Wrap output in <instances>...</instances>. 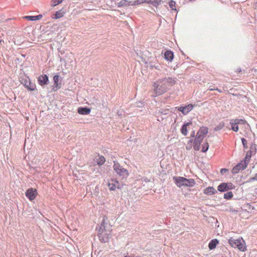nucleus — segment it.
Listing matches in <instances>:
<instances>
[{
  "label": "nucleus",
  "mask_w": 257,
  "mask_h": 257,
  "mask_svg": "<svg viewBox=\"0 0 257 257\" xmlns=\"http://www.w3.org/2000/svg\"><path fill=\"white\" fill-rule=\"evenodd\" d=\"M174 183L179 188L182 186L193 187L195 184V181L193 179H187L180 176H174L173 177Z\"/></svg>",
  "instance_id": "1"
},
{
  "label": "nucleus",
  "mask_w": 257,
  "mask_h": 257,
  "mask_svg": "<svg viewBox=\"0 0 257 257\" xmlns=\"http://www.w3.org/2000/svg\"><path fill=\"white\" fill-rule=\"evenodd\" d=\"M229 244L234 248H237L239 251L244 252L246 250V243L242 237L237 239L231 237L228 240Z\"/></svg>",
  "instance_id": "2"
},
{
  "label": "nucleus",
  "mask_w": 257,
  "mask_h": 257,
  "mask_svg": "<svg viewBox=\"0 0 257 257\" xmlns=\"http://www.w3.org/2000/svg\"><path fill=\"white\" fill-rule=\"evenodd\" d=\"M164 79H160L157 82L154 83V91L156 95H160L165 93L170 88L164 82Z\"/></svg>",
  "instance_id": "3"
},
{
  "label": "nucleus",
  "mask_w": 257,
  "mask_h": 257,
  "mask_svg": "<svg viewBox=\"0 0 257 257\" xmlns=\"http://www.w3.org/2000/svg\"><path fill=\"white\" fill-rule=\"evenodd\" d=\"M19 79L21 83L28 91L37 90L35 83L33 82L28 76L26 75L24 76H20Z\"/></svg>",
  "instance_id": "4"
},
{
  "label": "nucleus",
  "mask_w": 257,
  "mask_h": 257,
  "mask_svg": "<svg viewBox=\"0 0 257 257\" xmlns=\"http://www.w3.org/2000/svg\"><path fill=\"white\" fill-rule=\"evenodd\" d=\"M113 169L116 174L122 179H126L129 176V173L127 169L123 168L118 162L113 161Z\"/></svg>",
  "instance_id": "5"
},
{
  "label": "nucleus",
  "mask_w": 257,
  "mask_h": 257,
  "mask_svg": "<svg viewBox=\"0 0 257 257\" xmlns=\"http://www.w3.org/2000/svg\"><path fill=\"white\" fill-rule=\"evenodd\" d=\"M62 78L59 75V73L53 76L54 84L52 86V92H56L61 88V81Z\"/></svg>",
  "instance_id": "6"
},
{
  "label": "nucleus",
  "mask_w": 257,
  "mask_h": 257,
  "mask_svg": "<svg viewBox=\"0 0 257 257\" xmlns=\"http://www.w3.org/2000/svg\"><path fill=\"white\" fill-rule=\"evenodd\" d=\"M235 188L234 185L231 182H223L217 187V190L220 192H224Z\"/></svg>",
  "instance_id": "7"
},
{
  "label": "nucleus",
  "mask_w": 257,
  "mask_h": 257,
  "mask_svg": "<svg viewBox=\"0 0 257 257\" xmlns=\"http://www.w3.org/2000/svg\"><path fill=\"white\" fill-rule=\"evenodd\" d=\"M194 106L195 105L189 104L187 105L176 107L175 109L181 112L183 115H186L193 109Z\"/></svg>",
  "instance_id": "8"
},
{
  "label": "nucleus",
  "mask_w": 257,
  "mask_h": 257,
  "mask_svg": "<svg viewBox=\"0 0 257 257\" xmlns=\"http://www.w3.org/2000/svg\"><path fill=\"white\" fill-rule=\"evenodd\" d=\"M38 192L37 189L33 188H30L25 192V195L30 201L34 200Z\"/></svg>",
  "instance_id": "9"
},
{
  "label": "nucleus",
  "mask_w": 257,
  "mask_h": 257,
  "mask_svg": "<svg viewBox=\"0 0 257 257\" xmlns=\"http://www.w3.org/2000/svg\"><path fill=\"white\" fill-rule=\"evenodd\" d=\"M38 84L44 87L49 83V77L46 74L40 75L37 78Z\"/></svg>",
  "instance_id": "10"
},
{
  "label": "nucleus",
  "mask_w": 257,
  "mask_h": 257,
  "mask_svg": "<svg viewBox=\"0 0 257 257\" xmlns=\"http://www.w3.org/2000/svg\"><path fill=\"white\" fill-rule=\"evenodd\" d=\"M247 167L246 164L242 161L237 164L231 170V173L233 174L238 173L240 171L244 170Z\"/></svg>",
  "instance_id": "11"
},
{
  "label": "nucleus",
  "mask_w": 257,
  "mask_h": 257,
  "mask_svg": "<svg viewBox=\"0 0 257 257\" xmlns=\"http://www.w3.org/2000/svg\"><path fill=\"white\" fill-rule=\"evenodd\" d=\"M98 236L99 240L102 243H106L109 241L110 234L108 233H104V231H98Z\"/></svg>",
  "instance_id": "12"
},
{
  "label": "nucleus",
  "mask_w": 257,
  "mask_h": 257,
  "mask_svg": "<svg viewBox=\"0 0 257 257\" xmlns=\"http://www.w3.org/2000/svg\"><path fill=\"white\" fill-rule=\"evenodd\" d=\"M192 124V121L190 120L188 122H184L183 125H182L180 132L181 134L184 136H186L188 134V129L187 127L190 126Z\"/></svg>",
  "instance_id": "13"
},
{
  "label": "nucleus",
  "mask_w": 257,
  "mask_h": 257,
  "mask_svg": "<svg viewBox=\"0 0 257 257\" xmlns=\"http://www.w3.org/2000/svg\"><path fill=\"white\" fill-rule=\"evenodd\" d=\"M91 108L87 106H81L77 108V112L82 115L89 114L91 112Z\"/></svg>",
  "instance_id": "14"
},
{
  "label": "nucleus",
  "mask_w": 257,
  "mask_h": 257,
  "mask_svg": "<svg viewBox=\"0 0 257 257\" xmlns=\"http://www.w3.org/2000/svg\"><path fill=\"white\" fill-rule=\"evenodd\" d=\"M65 14V12L64 11V9L62 8L61 10L56 11L54 14H52L51 18L53 19H58L63 17Z\"/></svg>",
  "instance_id": "15"
},
{
  "label": "nucleus",
  "mask_w": 257,
  "mask_h": 257,
  "mask_svg": "<svg viewBox=\"0 0 257 257\" xmlns=\"http://www.w3.org/2000/svg\"><path fill=\"white\" fill-rule=\"evenodd\" d=\"M164 59L169 62H171L174 58V53L170 50H167L164 54Z\"/></svg>",
  "instance_id": "16"
},
{
  "label": "nucleus",
  "mask_w": 257,
  "mask_h": 257,
  "mask_svg": "<svg viewBox=\"0 0 257 257\" xmlns=\"http://www.w3.org/2000/svg\"><path fill=\"white\" fill-rule=\"evenodd\" d=\"M165 81L164 82H166V85L170 88L172 86L174 85L176 81L175 78H173L172 77H165L164 78Z\"/></svg>",
  "instance_id": "17"
},
{
  "label": "nucleus",
  "mask_w": 257,
  "mask_h": 257,
  "mask_svg": "<svg viewBox=\"0 0 257 257\" xmlns=\"http://www.w3.org/2000/svg\"><path fill=\"white\" fill-rule=\"evenodd\" d=\"M208 133V128L206 126H202L200 127L196 135H199L202 137H205V136Z\"/></svg>",
  "instance_id": "18"
},
{
  "label": "nucleus",
  "mask_w": 257,
  "mask_h": 257,
  "mask_svg": "<svg viewBox=\"0 0 257 257\" xmlns=\"http://www.w3.org/2000/svg\"><path fill=\"white\" fill-rule=\"evenodd\" d=\"M217 191L213 187L209 186L203 190V193L208 195H212L217 193Z\"/></svg>",
  "instance_id": "19"
},
{
  "label": "nucleus",
  "mask_w": 257,
  "mask_h": 257,
  "mask_svg": "<svg viewBox=\"0 0 257 257\" xmlns=\"http://www.w3.org/2000/svg\"><path fill=\"white\" fill-rule=\"evenodd\" d=\"M43 17V15L41 14L37 16H26L24 17V19L31 21H36L39 20Z\"/></svg>",
  "instance_id": "20"
},
{
  "label": "nucleus",
  "mask_w": 257,
  "mask_h": 257,
  "mask_svg": "<svg viewBox=\"0 0 257 257\" xmlns=\"http://www.w3.org/2000/svg\"><path fill=\"white\" fill-rule=\"evenodd\" d=\"M219 240L216 238L211 239L208 244L209 249L210 250H213L215 249L217 244H219Z\"/></svg>",
  "instance_id": "21"
},
{
  "label": "nucleus",
  "mask_w": 257,
  "mask_h": 257,
  "mask_svg": "<svg viewBox=\"0 0 257 257\" xmlns=\"http://www.w3.org/2000/svg\"><path fill=\"white\" fill-rule=\"evenodd\" d=\"M144 2L146 4L152 5V6L157 8L162 2L161 0H144Z\"/></svg>",
  "instance_id": "22"
},
{
  "label": "nucleus",
  "mask_w": 257,
  "mask_h": 257,
  "mask_svg": "<svg viewBox=\"0 0 257 257\" xmlns=\"http://www.w3.org/2000/svg\"><path fill=\"white\" fill-rule=\"evenodd\" d=\"M107 220V217L106 216H104L103 217V219L102 220V221L101 222L100 226L99 227V228L98 229L99 231H105L106 230V227H105V221Z\"/></svg>",
  "instance_id": "23"
},
{
  "label": "nucleus",
  "mask_w": 257,
  "mask_h": 257,
  "mask_svg": "<svg viewBox=\"0 0 257 257\" xmlns=\"http://www.w3.org/2000/svg\"><path fill=\"white\" fill-rule=\"evenodd\" d=\"M98 158L96 159V162L98 166H101L104 164L105 162V159L103 156L100 155L99 154H98Z\"/></svg>",
  "instance_id": "24"
},
{
  "label": "nucleus",
  "mask_w": 257,
  "mask_h": 257,
  "mask_svg": "<svg viewBox=\"0 0 257 257\" xmlns=\"http://www.w3.org/2000/svg\"><path fill=\"white\" fill-rule=\"evenodd\" d=\"M230 124L231 125V129L235 132H237L239 130L238 125L235 122V121L232 119L230 120Z\"/></svg>",
  "instance_id": "25"
},
{
  "label": "nucleus",
  "mask_w": 257,
  "mask_h": 257,
  "mask_svg": "<svg viewBox=\"0 0 257 257\" xmlns=\"http://www.w3.org/2000/svg\"><path fill=\"white\" fill-rule=\"evenodd\" d=\"M204 139V137H202L196 135L195 138L194 139L193 144L201 145Z\"/></svg>",
  "instance_id": "26"
},
{
  "label": "nucleus",
  "mask_w": 257,
  "mask_h": 257,
  "mask_svg": "<svg viewBox=\"0 0 257 257\" xmlns=\"http://www.w3.org/2000/svg\"><path fill=\"white\" fill-rule=\"evenodd\" d=\"M249 148V150L252 152V153L255 155L257 151V145L255 143V142L251 143Z\"/></svg>",
  "instance_id": "27"
},
{
  "label": "nucleus",
  "mask_w": 257,
  "mask_h": 257,
  "mask_svg": "<svg viewBox=\"0 0 257 257\" xmlns=\"http://www.w3.org/2000/svg\"><path fill=\"white\" fill-rule=\"evenodd\" d=\"M209 144L207 141L204 142L202 145L201 152L202 153H206L208 151V150L209 149Z\"/></svg>",
  "instance_id": "28"
},
{
  "label": "nucleus",
  "mask_w": 257,
  "mask_h": 257,
  "mask_svg": "<svg viewBox=\"0 0 257 257\" xmlns=\"http://www.w3.org/2000/svg\"><path fill=\"white\" fill-rule=\"evenodd\" d=\"M233 196V193L231 191H227L226 193L224 194L223 197L226 200L231 199Z\"/></svg>",
  "instance_id": "29"
},
{
  "label": "nucleus",
  "mask_w": 257,
  "mask_h": 257,
  "mask_svg": "<svg viewBox=\"0 0 257 257\" xmlns=\"http://www.w3.org/2000/svg\"><path fill=\"white\" fill-rule=\"evenodd\" d=\"M225 126V123L223 121H221L219 123L218 125H217L214 128V131H218L221 129H222Z\"/></svg>",
  "instance_id": "30"
},
{
  "label": "nucleus",
  "mask_w": 257,
  "mask_h": 257,
  "mask_svg": "<svg viewBox=\"0 0 257 257\" xmlns=\"http://www.w3.org/2000/svg\"><path fill=\"white\" fill-rule=\"evenodd\" d=\"M127 0H122L118 3L117 7L118 8H121L123 7H127Z\"/></svg>",
  "instance_id": "31"
},
{
  "label": "nucleus",
  "mask_w": 257,
  "mask_h": 257,
  "mask_svg": "<svg viewBox=\"0 0 257 257\" xmlns=\"http://www.w3.org/2000/svg\"><path fill=\"white\" fill-rule=\"evenodd\" d=\"M63 1L64 0H51V6L52 7H54L62 3Z\"/></svg>",
  "instance_id": "32"
},
{
  "label": "nucleus",
  "mask_w": 257,
  "mask_h": 257,
  "mask_svg": "<svg viewBox=\"0 0 257 257\" xmlns=\"http://www.w3.org/2000/svg\"><path fill=\"white\" fill-rule=\"evenodd\" d=\"M170 8L173 11H176V2L173 0H170L169 2Z\"/></svg>",
  "instance_id": "33"
},
{
  "label": "nucleus",
  "mask_w": 257,
  "mask_h": 257,
  "mask_svg": "<svg viewBox=\"0 0 257 257\" xmlns=\"http://www.w3.org/2000/svg\"><path fill=\"white\" fill-rule=\"evenodd\" d=\"M110 191H114L116 188V185L113 182H108L107 184Z\"/></svg>",
  "instance_id": "34"
},
{
  "label": "nucleus",
  "mask_w": 257,
  "mask_h": 257,
  "mask_svg": "<svg viewBox=\"0 0 257 257\" xmlns=\"http://www.w3.org/2000/svg\"><path fill=\"white\" fill-rule=\"evenodd\" d=\"M251 158V157L250 156H249V155L246 154L244 159L242 160H241V161H242V162L243 163H246V166H247V165L250 160Z\"/></svg>",
  "instance_id": "35"
},
{
  "label": "nucleus",
  "mask_w": 257,
  "mask_h": 257,
  "mask_svg": "<svg viewBox=\"0 0 257 257\" xmlns=\"http://www.w3.org/2000/svg\"><path fill=\"white\" fill-rule=\"evenodd\" d=\"M233 120L235 121V122L237 123V125L238 124H244L246 122V121L245 119L241 118H236Z\"/></svg>",
  "instance_id": "36"
},
{
  "label": "nucleus",
  "mask_w": 257,
  "mask_h": 257,
  "mask_svg": "<svg viewBox=\"0 0 257 257\" xmlns=\"http://www.w3.org/2000/svg\"><path fill=\"white\" fill-rule=\"evenodd\" d=\"M241 141L244 150H246L248 148L247 141L244 138H241Z\"/></svg>",
  "instance_id": "37"
},
{
  "label": "nucleus",
  "mask_w": 257,
  "mask_h": 257,
  "mask_svg": "<svg viewBox=\"0 0 257 257\" xmlns=\"http://www.w3.org/2000/svg\"><path fill=\"white\" fill-rule=\"evenodd\" d=\"M146 103V102L144 101H139L136 102L135 105L137 107H142L144 106Z\"/></svg>",
  "instance_id": "38"
},
{
  "label": "nucleus",
  "mask_w": 257,
  "mask_h": 257,
  "mask_svg": "<svg viewBox=\"0 0 257 257\" xmlns=\"http://www.w3.org/2000/svg\"><path fill=\"white\" fill-rule=\"evenodd\" d=\"M144 3H145V2H144V0H136L134 1V3H133V4L134 6H137Z\"/></svg>",
  "instance_id": "39"
},
{
  "label": "nucleus",
  "mask_w": 257,
  "mask_h": 257,
  "mask_svg": "<svg viewBox=\"0 0 257 257\" xmlns=\"http://www.w3.org/2000/svg\"><path fill=\"white\" fill-rule=\"evenodd\" d=\"M244 207H246L248 210H254L255 208L254 207L252 206L249 203H247L244 205Z\"/></svg>",
  "instance_id": "40"
},
{
  "label": "nucleus",
  "mask_w": 257,
  "mask_h": 257,
  "mask_svg": "<svg viewBox=\"0 0 257 257\" xmlns=\"http://www.w3.org/2000/svg\"><path fill=\"white\" fill-rule=\"evenodd\" d=\"M193 148L195 151H198L200 149V145L193 144Z\"/></svg>",
  "instance_id": "41"
},
{
  "label": "nucleus",
  "mask_w": 257,
  "mask_h": 257,
  "mask_svg": "<svg viewBox=\"0 0 257 257\" xmlns=\"http://www.w3.org/2000/svg\"><path fill=\"white\" fill-rule=\"evenodd\" d=\"M159 112L161 114H164V115H168L169 114V109H165V110H162L161 111H160Z\"/></svg>",
  "instance_id": "42"
},
{
  "label": "nucleus",
  "mask_w": 257,
  "mask_h": 257,
  "mask_svg": "<svg viewBox=\"0 0 257 257\" xmlns=\"http://www.w3.org/2000/svg\"><path fill=\"white\" fill-rule=\"evenodd\" d=\"M228 171V169L226 168H222L220 169V172L222 175L224 174L225 173Z\"/></svg>",
  "instance_id": "43"
},
{
  "label": "nucleus",
  "mask_w": 257,
  "mask_h": 257,
  "mask_svg": "<svg viewBox=\"0 0 257 257\" xmlns=\"http://www.w3.org/2000/svg\"><path fill=\"white\" fill-rule=\"evenodd\" d=\"M250 181H257V173L255 174L254 176L250 178Z\"/></svg>",
  "instance_id": "44"
},
{
  "label": "nucleus",
  "mask_w": 257,
  "mask_h": 257,
  "mask_svg": "<svg viewBox=\"0 0 257 257\" xmlns=\"http://www.w3.org/2000/svg\"><path fill=\"white\" fill-rule=\"evenodd\" d=\"M190 137L191 138H195L196 135H195V131L194 130L192 131L191 133Z\"/></svg>",
  "instance_id": "45"
},
{
  "label": "nucleus",
  "mask_w": 257,
  "mask_h": 257,
  "mask_svg": "<svg viewBox=\"0 0 257 257\" xmlns=\"http://www.w3.org/2000/svg\"><path fill=\"white\" fill-rule=\"evenodd\" d=\"M247 155H249V156L251 157L252 155H254V154L252 153V152L249 150L248 151H247L246 154Z\"/></svg>",
  "instance_id": "46"
},
{
  "label": "nucleus",
  "mask_w": 257,
  "mask_h": 257,
  "mask_svg": "<svg viewBox=\"0 0 257 257\" xmlns=\"http://www.w3.org/2000/svg\"><path fill=\"white\" fill-rule=\"evenodd\" d=\"M127 2H128L127 6H134V5L133 4V3H134V1H127Z\"/></svg>",
  "instance_id": "47"
},
{
  "label": "nucleus",
  "mask_w": 257,
  "mask_h": 257,
  "mask_svg": "<svg viewBox=\"0 0 257 257\" xmlns=\"http://www.w3.org/2000/svg\"><path fill=\"white\" fill-rule=\"evenodd\" d=\"M111 182L115 183V184H118L119 182L116 179H111Z\"/></svg>",
  "instance_id": "48"
},
{
  "label": "nucleus",
  "mask_w": 257,
  "mask_h": 257,
  "mask_svg": "<svg viewBox=\"0 0 257 257\" xmlns=\"http://www.w3.org/2000/svg\"><path fill=\"white\" fill-rule=\"evenodd\" d=\"M144 181L146 182V183H148V182H150V179H148V178L147 177H145L144 178Z\"/></svg>",
  "instance_id": "49"
},
{
  "label": "nucleus",
  "mask_w": 257,
  "mask_h": 257,
  "mask_svg": "<svg viewBox=\"0 0 257 257\" xmlns=\"http://www.w3.org/2000/svg\"><path fill=\"white\" fill-rule=\"evenodd\" d=\"M193 141H194V140L193 139V138L190 139L189 141H188V144H192V143H193Z\"/></svg>",
  "instance_id": "50"
},
{
  "label": "nucleus",
  "mask_w": 257,
  "mask_h": 257,
  "mask_svg": "<svg viewBox=\"0 0 257 257\" xmlns=\"http://www.w3.org/2000/svg\"><path fill=\"white\" fill-rule=\"evenodd\" d=\"M216 88H214V87H212L211 86H210L209 88H208V90H210V91H214L215 90Z\"/></svg>",
  "instance_id": "51"
},
{
  "label": "nucleus",
  "mask_w": 257,
  "mask_h": 257,
  "mask_svg": "<svg viewBox=\"0 0 257 257\" xmlns=\"http://www.w3.org/2000/svg\"><path fill=\"white\" fill-rule=\"evenodd\" d=\"M215 90L217 91L218 92H220V93L222 92V90H221V89H220L218 88H216L215 89Z\"/></svg>",
  "instance_id": "52"
},
{
  "label": "nucleus",
  "mask_w": 257,
  "mask_h": 257,
  "mask_svg": "<svg viewBox=\"0 0 257 257\" xmlns=\"http://www.w3.org/2000/svg\"><path fill=\"white\" fill-rule=\"evenodd\" d=\"M116 188L118 189H121V187L119 186V183H118V184H116Z\"/></svg>",
  "instance_id": "53"
},
{
  "label": "nucleus",
  "mask_w": 257,
  "mask_h": 257,
  "mask_svg": "<svg viewBox=\"0 0 257 257\" xmlns=\"http://www.w3.org/2000/svg\"><path fill=\"white\" fill-rule=\"evenodd\" d=\"M237 71L238 72H240L241 71V69L240 68H237Z\"/></svg>",
  "instance_id": "54"
},
{
  "label": "nucleus",
  "mask_w": 257,
  "mask_h": 257,
  "mask_svg": "<svg viewBox=\"0 0 257 257\" xmlns=\"http://www.w3.org/2000/svg\"><path fill=\"white\" fill-rule=\"evenodd\" d=\"M155 68L157 69H159L158 67H159V66H154Z\"/></svg>",
  "instance_id": "55"
}]
</instances>
